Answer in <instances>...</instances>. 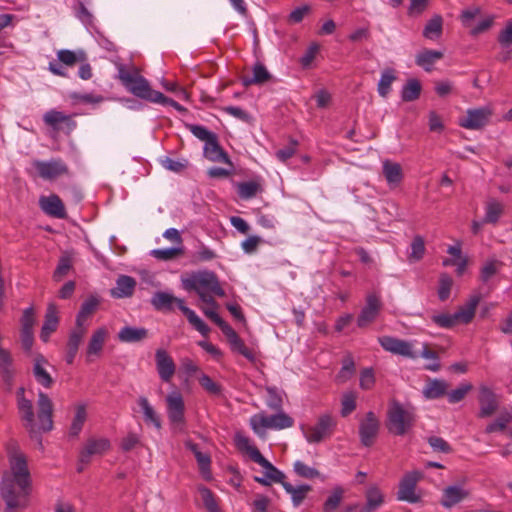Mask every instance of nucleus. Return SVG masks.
I'll return each instance as SVG.
<instances>
[{
	"instance_id": "39",
	"label": "nucleus",
	"mask_w": 512,
	"mask_h": 512,
	"mask_svg": "<svg viewBox=\"0 0 512 512\" xmlns=\"http://www.w3.org/2000/svg\"><path fill=\"white\" fill-rule=\"evenodd\" d=\"M138 404L143 412L145 422L154 425L157 429H160L161 421L153 407L150 405L148 399L145 397H140Z\"/></svg>"
},
{
	"instance_id": "6",
	"label": "nucleus",
	"mask_w": 512,
	"mask_h": 512,
	"mask_svg": "<svg viewBox=\"0 0 512 512\" xmlns=\"http://www.w3.org/2000/svg\"><path fill=\"white\" fill-rule=\"evenodd\" d=\"M337 421L331 414H322L315 425L303 430L307 442L320 443L330 438L336 428Z\"/></svg>"
},
{
	"instance_id": "12",
	"label": "nucleus",
	"mask_w": 512,
	"mask_h": 512,
	"mask_svg": "<svg viewBox=\"0 0 512 512\" xmlns=\"http://www.w3.org/2000/svg\"><path fill=\"white\" fill-rule=\"evenodd\" d=\"M258 466H260L261 477H258V484L270 486L273 483L283 484L285 474L278 470L258 451Z\"/></svg>"
},
{
	"instance_id": "58",
	"label": "nucleus",
	"mask_w": 512,
	"mask_h": 512,
	"mask_svg": "<svg viewBox=\"0 0 512 512\" xmlns=\"http://www.w3.org/2000/svg\"><path fill=\"white\" fill-rule=\"evenodd\" d=\"M85 328L83 327L82 322L77 323L76 329L71 333L68 345L71 350L76 351L79 348V345L84 337Z\"/></svg>"
},
{
	"instance_id": "37",
	"label": "nucleus",
	"mask_w": 512,
	"mask_h": 512,
	"mask_svg": "<svg viewBox=\"0 0 512 512\" xmlns=\"http://www.w3.org/2000/svg\"><path fill=\"white\" fill-rule=\"evenodd\" d=\"M57 58L59 62L67 66H73L77 62H84L87 60L86 53L82 50L77 52L63 49L57 52Z\"/></svg>"
},
{
	"instance_id": "23",
	"label": "nucleus",
	"mask_w": 512,
	"mask_h": 512,
	"mask_svg": "<svg viewBox=\"0 0 512 512\" xmlns=\"http://www.w3.org/2000/svg\"><path fill=\"white\" fill-rule=\"evenodd\" d=\"M58 322L57 307L54 303H50L47 307L45 321L41 328L40 338L42 341H48L50 334L57 329Z\"/></svg>"
},
{
	"instance_id": "57",
	"label": "nucleus",
	"mask_w": 512,
	"mask_h": 512,
	"mask_svg": "<svg viewBox=\"0 0 512 512\" xmlns=\"http://www.w3.org/2000/svg\"><path fill=\"white\" fill-rule=\"evenodd\" d=\"M36 323L35 312L33 307H28L23 311L20 319L21 330L33 331V327Z\"/></svg>"
},
{
	"instance_id": "20",
	"label": "nucleus",
	"mask_w": 512,
	"mask_h": 512,
	"mask_svg": "<svg viewBox=\"0 0 512 512\" xmlns=\"http://www.w3.org/2000/svg\"><path fill=\"white\" fill-rule=\"evenodd\" d=\"M480 300V295L475 294L470 296L468 301L459 307V309L454 313V318L457 319L458 324H469L473 320Z\"/></svg>"
},
{
	"instance_id": "54",
	"label": "nucleus",
	"mask_w": 512,
	"mask_h": 512,
	"mask_svg": "<svg viewBox=\"0 0 512 512\" xmlns=\"http://www.w3.org/2000/svg\"><path fill=\"white\" fill-rule=\"evenodd\" d=\"M72 267L71 258L69 256H62L59 259L58 265L53 273V279L60 281Z\"/></svg>"
},
{
	"instance_id": "28",
	"label": "nucleus",
	"mask_w": 512,
	"mask_h": 512,
	"mask_svg": "<svg viewBox=\"0 0 512 512\" xmlns=\"http://www.w3.org/2000/svg\"><path fill=\"white\" fill-rule=\"evenodd\" d=\"M156 366L160 378L164 382H169L176 370L172 358L168 354H157Z\"/></svg>"
},
{
	"instance_id": "45",
	"label": "nucleus",
	"mask_w": 512,
	"mask_h": 512,
	"mask_svg": "<svg viewBox=\"0 0 512 512\" xmlns=\"http://www.w3.org/2000/svg\"><path fill=\"white\" fill-rule=\"evenodd\" d=\"M183 254V248L182 247H171V248H164V249H154L151 251V255L158 259L163 261H168L171 259H174L180 255Z\"/></svg>"
},
{
	"instance_id": "11",
	"label": "nucleus",
	"mask_w": 512,
	"mask_h": 512,
	"mask_svg": "<svg viewBox=\"0 0 512 512\" xmlns=\"http://www.w3.org/2000/svg\"><path fill=\"white\" fill-rule=\"evenodd\" d=\"M32 165L39 176L45 180H53L69 172L67 165L61 159H51L49 161L34 160Z\"/></svg>"
},
{
	"instance_id": "30",
	"label": "nucleus",
	"mask_w": 512,
	"mask_h": 512,
	"mask_svg": "<svg viewBox=\"0 0 512 512\" xmlns=\"http://www.w3.org/2000/svg\"><path fill=\"white\" fill-rule=\"evenodd\" d=\"M379 343L381 347L387 352H412L413 349L410 342L390 336L380 337Z\"/></svg>"
},
{
	"instance_id": "47",
	"label": "nucleus",
	"mask_w": 512,
	"mask_h": 512,
	"mask_svg": "<svg viewBox=\"0 0 512 512\" xmlns=\"http://www.w3.org/2000/svg\"><path fill=\"white\" fill-rule=\"evenodd\" d=\"M107 330L105 328L97 329L91 336L87 352H100L106 340Z\"/></svg>"
},
{
	"instance_id": "13",
	"label": "nucleus",
	"mask_w": 512,
	"mask_h": 512,
	"mask_svg": "<svg viewBox=\"0 0 512 512\" xmlns=\"http://www.w3.org/2000/svg\"><path fill=\"white\" fill-rule=\"evenodd\" d=\"M275 414L266 415L261 413L258 415V426L271 430H282L290 428L294 424V420L281 409L275 410Z\"/></svg>"
},
{
	"instance_id": "61",
	"label": "nucleus",
	"mask_w": 512,
	"mask_h": 512,
	"mask_svg": "<svg viewBox=\"0 0 512 512\" xmlns=\"http://www.w3.org/2000/svg\"><path fill=\"white\" fill-rule=\"evenodd\" d=\"M199 383L211 395H219L221 393L220 386L206 374H201Z\"/></svg>"
},
{
	"instance_id": "41",
	"label": "nucleus",
	"mask_w": 512,
	"mask_h": 512,
	"mask_svg": "<svg viewBox=\"0 0 512 512\" xmlns=\"http://www.w3.org/2000/svg\"><path fill=\"white\" fill-rule=\"evenodd\" d=\"M87 418V412L86 407L83 404H80L76 407L75 416L73 418L71 427H70V434L72 436H78V434L81 432L83 425Z\"/></svg>"
},
{
	"instance_id": "26",
	"label": "nucleus",
	"mask_w": 512,
	"mask_h": 512,
	"mask_svg": "<svg viewBox=\"0 0 512 512\" xmlns=\"http://www.w3.org/2000/svg\"><path fill=\"white\" fill-rule=\"evenodd\" d=\"M43 121L46 125L52 127L54 130H59V125L62 123L67 125L69 131L74 129L76 126V123L71 119L70 116L54 109L49 110L44 114Z\"/></svg>"
},
{
	"instance_id": "4",
	"label": "nucleus",
	"mask_w": 512,
	"mask_h": 512,
	"mask_svg": "<svg viewBox=\"0 0 512 512\" xmlns=\"http://www.w3.org/2000/svg\"><path fill=\"white\" fill-rule=\"evenodd\" d=\"M416 418V409L413 406L392 401L387 411L388 431L393 435L403 436L413 428Z\"/></svg>"
},
{
	"instance_id": "27",
	"label": "nucleus",
	"mask_w": 512,
	"mask_h": 512,
	"mask_svg": "<svg viewBox=\"0 0 512 512\" xmlns=\"http://www.w3.org/2000/svg\"><path fill=\"white\" fill-rule=\"evenodd\" d=\"M204 156L212 162H224L231 164L227 154L218 144L217 136H214L210 141L205 143Z\"/></svg>"
},
{
	"instance_id": "33",
	"label": "nucleus",
	"mask_w": 512,
	"mask_h": 512,
	"mask_svg": "<svg viewBox=\"0 0 512 512\" xmlns=\"http://www.w3.org/2000/svg\"><path fill=\"white\" fill-rule=\"evenodd\" d=\"M442 57L443 53L441 51L426 49L416 55L415 61L425 71H431L433 64Z\"/></svg>"
},
{
	"instance_id": "14",
	"label": "nucleus",
	"mask_w": 512,
	"mask_h": 512,
	"mask_svg": "<svg viewBox=\"0 0 512 512\" xmlns=\"http://www.w3.org/2000/svg\"><path fill=\"white\" fill-rule=\"evenodd\" d=\"M380 308V297L375 293L367 295L366 304L362 308L361 313L359 314L357 319L358 327L364 328L368 326L370 323H372L376 319L380 311Z\"/></svg>"
},
{
	"instance_id": "7",
	"label": "nucleus",
	"mask_w": 512,
	"mask_h": 512,
	"mask_svg": "<svg viewBox=\"0 0 512 512\" xmlns=\"http://www.w3.org/2000/svg\"><path fill=\"white\" fill-rule=\"evenodd\" d=\"M167 416L177 431H182L185 424V404L180 392L172 391L166 397Z\"/></svg>"
},
{
	"instance_id": "59",
	"label": "nucleus",
	"mask_w": 512,
	"mask_h": 512,
	"mask_svg": "<svg viewBox=\"0 0 512 512\" xmlns=\"http://www.w3.org/2000/svg\"><path fill=\"white\" fill-rule=\"evenodd\" d=\"M161 163L165 169L176 173L182 172L188 166L187 160H175L169 157L163 159Z\"/></svg>"
},
{
	"instance_id": "31",
	"label": "nucleus",
	"mask_w": 512,
	"mask_h": 512,
	"mask_svg": "<svg viewBox=\"0 0 512 512\" xmlns=\"http://www.w3.org/2000/svg\"><path fill=\"white\" fill-rule=\"evenodd\" d=\"M449 384L444 380H429L423 389V395L427 399H438L447 395Z\"/></svg>"
},
{
	"instance_id": "17",
	"label": "nucleus",
	"mask_w": 512,
	"mask_h": 512,
	"mask_svg": "<svg viewBox=\"0 0 512 512\" xmlns=\"http://www.w3.org/2000/svg\"><path fill=\"white\" fill-rule=\"evenodd\" d=\"M469 496L470 491L464 486L459 484L449 485L442 491L440 504L446 509H451Z\"/></svg>"
},
{
	"instance_id": "2",
	"label": "nucleus",
	"mask_w": 512,
	"mask_h": 512,
	"mask_svg": "<svg viewBox=\"0 0 512 512\" xmlns=\"http://www.w3.org/2000/svg\"><path fill=\"white\" fill-rule=\"evenodd\" d=\"M182 286L186 291H195L204 304L216 306L213 295L223 297L225 291L220 285L216 274L212 271L194 272L182 278Z\"/></svg>"
},
{
	"instance_id": "51",
	"label": "nucleus",
	"mask_w": 512,
	"mask_h": 512,
	"mask_svg": "<svg viewBox=\"0 0 512 512\" xmlns=\"http://www.w3.org/2000/svg\"><path fill=\"white\" fill-rule=\"evenodd\" d=\"M512 415L508 412L501 414L494 422L486 426V433H493L496 431H503L511 422Z\"/></svg>"
},
{
	"instance_id": "62",
	"label": "nucleus",
	"mask_w": 512,
	"mask_h": 512,
	"mask_svg": "<svg viewBox=\"0 0 512 512\" xmlns=\"http://www.w3.org/2000/svg\"><path fill=\"white\" fill-rule=\"evenodd\" d=\"M498 42L503 47H508L512 44V18L506 22L505 27L500 31Z\"/></svg>"
},
{
	"instance_id": "55",
	"label": "nucleus",
	"mask_w": 512,
	"mask_h": 512,
	"mask_svg": "<svg viewBox=\"0 0 512 512\" xmlns=\"http://www.w3.org/2000/svg\"><path fill=\"white\" fill-rule=\"evenodd\" d=\"M355 372L354 361L351 358H345L342 368L336 376L338 382H345L350 379Z\"/></svg>"
},
{
	"instance_id": "60",
	"label": "nucleus",
	"mask_w": 512,
	"mask_h": 512,
	"mask_svg": "<svg viewBox=\"0 0 512 512\" xmlns=\"http://www.w3.org/2000/svg\"><path fill=\"white\" fill-rule=\"evenodd\" d=\"M195 458L197 460V463L199 465L200 471L205 479H210L211 473H210V457L209 455L197 452L195 455Z\"/></svg>"
},
{
	"instance_id": "42",
	"label": "nucleus",
	"mask_w": 512,
	"mask_h": 512,
	"mask_svg": "<svg viewBox=\"0 0 512 512\" xmlns=\"http://www.w3.org/2000/svg\"><path fill=\"white\" fill-rule=\"evenodd\" d=\"M344 490L341 487H335L323 504L325 512L335 511L343 500Z\"/></svg>"
},
{
	"instance_id": "29",
	"label": "nucleus",
	"mask_w": 512,
	"mask_h": 512,
	"mask_svg": "<svg viewBox=\"0 0 512 512\" xmlns=\"http://www.w3.org/2000/svg\"><path fill=\"white\" fill-rule=\"evenodd\" d=\"M234 443L239 452L246 458L256 462V448L251 440L243 432L237 431L234 436Z\"/></svg>"
},
{
	"instance_id": "52",
	"label": "nucleus",
	"mask_w": 512,
	"mask_h": 512,
	"mask_svg": "<svg viewBox=\"0 0 512 512\" xmlns=\"http://www.w3.org/2000/svg\"><path fill=\"white\" fill-rule=\"evenodd\" d=\"M502 262L496 259L489 260L485 262L481 269V279L484 282H487L491 277H493L499 269L502 267Z\"/></svg>"
},
{
	"instance_id": "49",
	"label": "nucleus",
	"mask_w": 512,
	"mask_h": 512,
	"mask_svg": "<svg viewBox=\"0 0 512 512\" xmlns=\"http://www.w3.org/2000/svg\"><path fill=\"white\" fill-rule=\"evenodd\" d=\"M365 499L368 504L376 508L377 510L384 503V495L380 489L376 486L370 487L365 493Z\"/></svg>"
},
{
	"instance_id": "16",
	"label": "nucleus",
	"mask_w": 512,
	"mask_h": 512,
	"mask_svg": "<svg viewBox=\"0 0 512 512\" xmlns=\"http://www.w3.org/2000/svg\"><path fill=\"white\" fill-rule=\"evenodd\" d=\"M38 421L39 429L47 432L53 428L52 412L53 404L51 399L43 392L38 394Z\"/></svg>"
},
{
	"instance_id": "63",
	"label": "nucleus",
	"mask_w": 512,
	"mask_h": 512,
	"mask_svg": "<svg viewBox=\"0 0 512 512\" xmlns=\"http://www.w3.org/2000/svg\"><path fill=\"white\" fill-rule=\"evenodd\" d=\"M311 11L307 4L295 8L288 16V21L292 24L300 23L304 17Z\"/></svg>"
},
{
	"instance_id": "22",
	"label": "nucleus",
	"mask_w": 512,
	"mask_h": 512,
	"mask_svg": "<svg viewBox=\"0 0 512 512\" xmlns=\"http://www.w3.org/2000/svg\"><path fill=\"white\" fill-rule=\"evenodd\" d=\"M382 173L391 188L397 187L403 179L402 167L397 162L385 160L382 165Z\"/></svg>"
},
{
	"instance_id": "25",
	"label": "nucleus",
	"mask_w": 512,
	"mask_h": 512,
	"mask_svg": "<svg viewBox=\"0 0 512 512\" xmlns=\"http://www.w3.org/2000/svg\"><path fill=\"white\" fill-rule=\"evenodd\" d=\"M148 338V330L143 327L124 326L118 332V339L124 343H138Z\"/></svg>"
},
{
	"instance_id": "43",
	"label": "nucleus",
	"mask_w": 512,
	"mask_h": 512,
	"mask_svg": "<svg viewBox=\"0 0 512 512\" xmlns=\"http://www.w3.org/2000/svg\"><path fill=\"white\" fill-rule=\"evenodd\" d=\"M198 491L208 512H221L216 498L210 489L205 486H200Z\"/></svg>"
},
{
	"instance_id": "53",
	"label": "nucleus",
	"mask_w": 512,
	"mask_h": 512,
	"mask_svg": "<svg viewBox=\"0 0 512 512\" xmlns=\"http://www.w3.org/2000/svg\"><path fill=\"white\" fill-rule=\"evenodd\" d=\"M341 415L343 417L351 414L356 408V394L354 392H346L341 399Z\"/></svg>"
},
{
	"instance_id": "21",
	"label": "nucleus",
	"mask_w": 512,
	"mask_h": 512,
	"mask_svg": "<svg viewBox=\"0 0 512 512\" xmlns=\"http://www.w3.org/2000/svg\"><path fill=\"white\" fill-rule=\"evenodd\" d=\"M136 281L133 277L121 275L116 280V286L111 289V295L114 298H128L134 293Z\"/></svg>"
},
{
	"instance_id": "9",
	"label": "nucleus",
	"mask_w": 512,
	"mask_h": 512,
	"mask_svg": "<svg viewBox=\"0 0 512 512\" xmlns=\"http://www.w3.org/2000/svg\"><path fill=\"white\" fill-rule=\"evenodd\" d=\"M423 473L418 470H413L406 473L399 483V490L397 498L409 503H416L420 497L416 494V485L422 479Z\"/></svg>"
},
{
	"instance_id": "3",
	"label": "nucleus",
	"mask_w": 512,
	"mask_h": 512,
	"mask_svg": "<svg viewBox=\"0 0 512 512\" xmlns=\"http://www.w3.org/2000/svg\"><path fill=\"white\" fill-rule=\"evenodd\" d=\"M151 304L156 310L172 311L176 305L186 316L189 323L200 333L206 334L209 329L202 319L190 308L185 305L183 299L175 297L168 292L158 291L151 298Z\"/></svg>"
},
{
	"instance_id": "38",
	"label": "nucleus",
	"mask_w": 512,
	"mask_h": 512,
	"mask_svg": "<svg viewBox=\"0 0 512 512\" xmlns=\"http://www.w3.org/2000/svg\"><path fill=\"white\" fill-rule=\"evenodd\" d=\"M421 93V84L419 80L412 78L409 79L403 86L401 91V98L405 102L415 101L419 98Z\"/></svg>"
},
{
	"instance_id": "40",
	"label": "nucleus",
	"mask_w": 512,
	"mask_h": 512,
	"mask_svg": "<svg viewBox=\"0 0 512 512\" xmlns=\"http://www.w3.org/2000/svg\"><path fill=\"white\" fill-rule=\"evenodd\" d=\"M395 80V71L392 68L383 70L377 88L379 95L384 98L387 97L391 90V85Z\"/></svg>"
},
{
	"instance_id": "46",
	"label": "nucleus",
	"mask_w": 512,
	"mask_h": 512,
	"mask_svg": "<svg viewBox=\"0 0 512 512\" xmlns=\"http://www.w3.org/2000/svg\"><path fill=\"white\" fill-rule=\"evenodd\" d=\"M453 286V279L446 273L440 275L439 287H438V298L440 301H446L451 293Z\"/></svg>"
},
{
	"instance_id": "48",
	"label": "nucleus",
	"mask_w": 512,
	"mask_h": 512,
	"mask_svg": "<svg viewBox=\"0 0 512 512\" xmlns=\"http://www.w3.org/2000/svg\"><path fill=\"white\" fill-rule=\"evenodd\" d=\"M503 212L502 205L497 201H491L486 206L485 223H496Z\"/></svg>"
},
{
	"instance_id": "10",
	"label": "nucleus",
	"mask_w": 512,
	"mask_h": 512,
	"mask_svg": "<svg viewBox=\"0 0 512 512\" xmlns=\"http://www.w3.org/2000/svg\"><path fill=\"white\" fill-rule=\"evenodd\" d=\"M111 447V443L108 438L100 437L89 438L79 455V462L81 465L78 466L77 471L83 470L82 465H86L90 462V458L94 455H102L107 452Z\"/></svg>"
},
{
	"instance_id": "64",
	"label": "nucleus",
	"mask_w": 512,
	"mask_h": 512,
	"mask_svg": "<svg viewBox=\"0 0 512 512\" xmlns=\"http://www.w3.org/2000/svg\"><path fill=\"white\" fill-rule=\"evenodd\" d=\"M237 192L240 198L249 199L256 194V182H246L237 185Z\"/></svg>"
},
{
	"instance_id": "19",
	"label": "nucleus",
	"mask_w": 512,
	"mask_h": 512,
	"mask_svg": "<svg viewBox=\"0 0 512 512\" xmlns=\"http://www.w3.org/2000/svg\"><path fill=\"white\" fill-rule=\"evenodd\" d=\"M479 403V417L481 418L491 416L498 408L496 395L490 388L486 386L480 387Z\"/></svg>"
},
{
	"instance_id": "5",
	"label": "nucleus",
	"mask_w": 512,
	"mask_h": 512,
	"mask_svg": "<svg viewBox=\"0 0 512 512\" xmlns=\"http://www.w3.org/2000/svg\"><path fill=\"white\" fill-rule=\"evenodd\" d=\"M118 77L124 87L138 98L153 102V100L161 97L160 92L153 90L149 82L138 72H130L125 67L120 66Z\"/></svg>"
},
{
	"instance_id": "32",
	"label": "nucleus",
	"mask_w": 512,
	"mask_h": 512,
	"mask_svg": "<svg viewBox=\"0 0 512 512\" xmlns=\"http://www.w3.org/2000/svg\"><path fill=\"white\" fill-rule=\"evenodd\" d=\"M47 364V361L44 359V357L41 356L36 359L33 368L36 381L45 388H49L53 383V380L46 369Z\"/></svg>"
},
{
	"instance_id": "1",
	"label": "nucleus",
	"mask_w": 512,
	"mask_h": 512,
	"mask_svg": "<svg viewBox=\"0 0 512 512\" xmlns=\"http://www.w3.org/2000/svg\"><path fill=\"white\" fill-rule=\"evenodd\" d=\"M9 470L5 471L1 481V496L6 504L5 512L14 508H25L26 498L31 490V476L27 458L16 443L7 447Z\"/></svg>"
},
{
	"instance_id": "50",
	"label": "nucleus",
	"mask_w": 512,
	"mask_h": 512,
	"mask_svg": "<svg viewBox=\"0 0 512 512\" xmlns=\"http://www.w3.org/2000/svg\"><path fill=\"white\" fill-rule=\"evenodd\" d=\"M266 404L273 410H280L282 407V396L281 393L275 387H266Z\"/></svg>"
},
{
	"instance_id": "8",
	"label": "nucleus",
	"mask_w": 512,
	"mask_h": 512,
	"mask_svg": "<svg viewBox=\"0 0 512 512\" xmlns=\"http://www.w3.org/2000/svg\"><path fill=\"white\" fill-rule=\"evenodd\" d=\"M492 115L493 111L489 106L468 109L466 116L459 120V125L466 129L479 130L489 123Z\"/></svg>"
},
{
	"instance_id": "34",
	"label": "nucleus",
	"mask_w": 512,
	"mask_h": 512,
	"mask_svg": "<svg viewBox=\"0 0 512 512\" xmlns=\"http://www.w3.org/2000/svg\"><path fill=\"white\" fill-rule=\"evenodd\" d=\"M0 372L2 380L7 385V388L10 389L12 387L13 378L15 374V369L13 367L12 358L10 354H1Z\"/></svg>"
},
{
	"instance_id": "56",
	"label": "nucleus",
	"mask_w": 512,
	"mask_h": 512,
	"mask_svg": "<svg viewBox=\"0 0 512 512\" xmlns=\"http://www.w3.org/2000/svg\"><path fill=\"white\" fill-rule=\"evenodd\" d=\"M432 320L438 326H440L442 328H447V329H450V328L455 327L456 325H459L457 322V319L454 318V313L453 314L442 313V314L434 315L432 317Z\"/></svg>"
},
{
	"instance_id": "15",
	"label": "nucleus",
	"mask_w": 512,
	"mask_h": 512,
	"mask_svg": "<svg viewBox=\"0 0 512 512\" xmlns=\"http://www.w3.org/2000/svg\"><path fill=\"white\" fill-rule=\"evenodd\" d=\"M379 431V421L373 412H368L359 426V435L361 443L369 447L374 443Z\"/></svg>"
},
{
	"instance_id": "44",
	"label": "nucleus",
	"mask_w": 512,
	"mask_h": 512,
	"mask_svg": "<svg viewBox=\"0 0 512 512\" xmlns=\"http://www.w3.org/2000/svg\"><path fill=\"white\" fill-rule=\"evenodd\" d=\"M473 389L472 384L470 383H461L456 389L448 392L447 391V399L451 404L458 403L462 401L466 395Z\"/></svg>"
},
{
	"instance_id": "36",
	"label": "nucleus",
	"mask_w": 512,
	"mask_h": 512,
	"mask_svg": "<svg viewBox=\"0 0 512 512\" xmlns=\"http://www.w3.org/2000/svg\"><path fill=\"white\" fill-rule=\"evenodd\" d=\"M282 486L285 491L291 495L293 505L296 507L303 502L307 493L311 490L309 485H299L294 487L292 484L285 481L283 482Z\"/></svg>"
},
{
	"instance_id": "35",
	"label": "nucleus",
	"mask_w": 512,
	"mask_h": 512,
	"mask_svg": "<svg viewBox=\"0 0 512 512\" xmlns=\"http://www.w3.org/2000/svg\"><path fill=\"white\" fill-rule=\"evenodd\" d=\"M442 27V17L440 15H435L425 25L423 36L430 40H437L442 35Z\"/></svg>"
},
{
	"instance_id": "24",
	"label": "nucleus",
	"mask_w": 512,
	"mask_h": 512,
	"mask_svg": "<svg viewBox=\"0 0 512 512\" xmlns=\"http://www.w3.org/2000/svg\"><path fill=\"white\" fill-rule=\"evenodd\" d=\"M18 409L22 419L26 422L25 426L31 432L34 431V412L32 402L24 397V389L18 391Z\"/></svg>"
},
{
	"instance_id": "18",
	"label": "nucleus",
	"mask_w": 512,
	"mask_h": 512,
	"mask_svg": "<svg viewBox=\"0 0 512 512\" xmlns=\"http://www.w3.org/2000/svg\"><path fill=\"white\" fill-rule=\"evenodd\" d=\"M39 206L45 214L51 217L58 219H63L66 217L64 204L60 197L56 194L41 196L39 198Z\"/></svg>"
}]
</instances>
